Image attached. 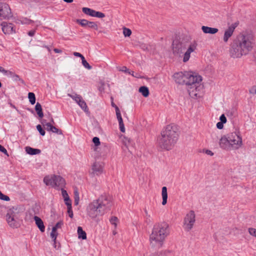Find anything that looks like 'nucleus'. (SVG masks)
Listing matches in <instances>:
<instances>
[{"mask_svg": "<svg viewBox=\"0 0 256 256\" xmlns=\"http://www.w3.org/2000/svg\"><path fill=\"white\" fill-rule=\"evenodd\" d=\"M253 36L250 34L240 36L232 44L230 54L234 58H238L246 54L254 45Z\"/></svg>", "mask_w": 256, "mask_h": 256, "instance_id": "f257e3e1", "label": "nucleus"}, {"mask_svg": "<svg viewBox=\"0 0 256 256\" xmlns=\"http://www.w3.org/2000/svg\"><path fill=\"white\" fill-rule=\"evenodd\" d=\"M198 43L196 40L190 41L188 38L175 39L172 42V50L174 56H181L184 50L186 52L182 55V62H186L190 57V54L196 49Z\"/></svg>", "mask_w": 256, "mask_h": 256, "instance_id": "f03ea898", "label": "nucleus"}, {"mask_svg": "<svg viewBox=\"0 0 256 256\" xmlns=\"http://www.w3.org/2000/svg\"><path fill=\"white\" fill-rule=\"evenodd\" d=\"M170 234L168 224L166 222L156 224L150 235L149 240L150 244L152 247L162 248L166 238Z\"/></svg>", "mask_w": 256, "mask_h": 256, "instance_id": "7ed1b4c3", "label": "nucleus"}, {"mask_svg": "<svg viewBox=\"0 0 256 256\" xmlns=\"http://www.w3.org/2000/svg\"><path fill=\"white\" fill-rule=\"evenodd\" d=\"M178 132L176 126L173 124L166 126L161 132L158 140L160 146L166 150H171L176 143Z\"/></svg>", "mask_w": 256, "mask_h": 256, "instance_id": "20e7f679", "label": "nucleus"}, {"mask_svg": "<svg viewBox=\"0 0 256 256\" xmlns=\"http://www.w3.org/2000/svg\"><path fill=\"white\" fill-rule=\"evenodd\" d=\"M218 144L222 149L226 151L238 150L243 145L242 136L238 132H230L222 136Z\"/></svg>", "mask_w": 256, "mask_h": 256, "instance_id": "39448f33", "label": "nucleus"}, {"mask_svg": "<svg viewBox=\"0 0 256 256\" xmlns=\"http://www.w3.org/2000/svg\"><path fill=\"white\" fill-rule=\"evenodd\" d=\"M21 210L18 206H14L7 210L6 221L8 226L13 228H18L20 226V216Z\"/></svg>", "mask_w": 256, "mask_h": 256, "instance_id": "423d86ee", "label": "nucleus"}, {"mask_svg": "<svg viewBox=\"0 0 256 256\" xmlns=\"http://www.w3.org/2000/svg\"><path fill=\"white\" fill-rule=\"evenodd\" d=\"M86 212L88 215L92 218H94L104 214L96 200L88 204L86 208Z\"/></svg>", "mask_w": 256, "mask_h": 256, "instance_id": "0eeeda50", "label": "nucleus"}, {"mask_svg": "<svg viewBox=\"0 0 256 256\" xmlns=\"http://www.w3.org/2000/svg\"><path fill=\"white\" fill-rule=\"evenodd\" d=\"M186 74L185 84L186 87L201 82L202 80V76L195 72L186 71Z\"/></svg>", "mask_w": 256, "mask_h": 256, "instance_id": "6e6552de", "label": "nucleus"}, {"mask_svg": "<svg viewBox=\"0 0 256 256\" xmlns=\"http://www.w3.org/2000/svg\"><path fill=\"white\" fill-rule=\"evenodd\" d=\"M96 200L98 202L100 208L104 214L106 211L109 210L113 205L112 198L106 195H102Z\"/></svg>", "mask_w": 256, "mask_h": 256, "instance_id": "1a4fd4ad", "label": "nucleus"}, {"mask_svg": "<svg viewBox=\"0 0 256 256\" xmlns=\"http://www.w3.org/2000/svg\"><path fill=\"white\" fill-rule=\"evenodd\" d=\"M196 222V214L192 210L189 212L184 220V228L186 231H190Z\"/></svg>", "mask_w": 256, "mask_h": 256, "instance_id": "9d476101", "label": "nucleus"}, {"mask_svg": "<svg viewBox=\"0 0 256 256\" xmlns=\"http://www.w3.org/2000/svg\"><path fill=\"white\" fill-rule=\"evenodd\" d=\"M202 86L201 85L200 82L196 84L186 87L187 90L190 96L193 98H197L201 96L202 92Z\"/></svg>", "mask_w": 256, "mask_h": 256, "instance_id": "9b49d317", "label": "nucleus"}, {"mask_svg": "<svg viewBox=\"0 0 256 256\" xmlns=\"http://www.w3.org/2000/svg\"><path fill=\"white\" fill-rule=\"evenodd\" d=\"M68 96L72 98V100H74L78 104V105L82 110H84L85 112H88V108L86 104L80 95L76 94H68Z\"/></svg>", "mask_w": 256, "mask_h": 256, "instance_id": "f8f14e48", "label": "nucleus"}, {"mask_svg": "<svg viewBox=\"0 0 256 256\" xmlns=\"http://www.w3.org/2000/svg\"><path fill=\"white\" fill-rule=\"evenodd\" d=\"M12 16L9 6L6 3H0V20L8 18Z\"/></svg>", "mask_w": 256, "mask_h": 256, "instance_id": "ddd939ff", "label": "nucleus"}, {"mask_svg": "<svg viewBox=\"0 0 256 256\" xmlns=\"http://www.w3.org/2000/svg\"><path fill=\"white\" fill-rule=\"evenodd\" d=\"M238 26V23L236 22L229 26L228 28L224 31L223 40L225 42H226L229 38L232 36L235 28Z\"/></svg>", "mask_w": 256, "mask_h": 256, "instance_id": "4468645a", "label": "nucleus"}, {"mask_svg": "<svg viewBox=\"0 0 256 256\" xmlns=\"http://www.w3.org/2000/svg\"><path fill=\"white\" fill-rule=\"evenodd\" d=\"M104 165L102 162H94L91 168L90 174L94 176L99 175L102 172Z\"/></svg>", "mask_w": 256, "mask_h": 256, "instance_id": "2eb2a0df", "label": "nucleus"}, {"mask_svg": "<svg viewBox=\"0 0 256 256\" xmlns=\"http://www.w3.org/2000/svg\"><path fill=\"white\" fill-rule=\"evenodd\" d=\"M186 75V71L174 73L172 78L176 83L183 84H185Z\"/></svg>", "mask_w": 256, "mask_h": 256, "instance_id": "dca6fc26", "label": "nucleus"}, {"mask_svg": "<svg viewBox=\"0 0 256 256\" xmlns=\"http://www.w3.org/2000/svg\"><path fill=\"white\" fill-rule=\"evenodd\" d=\"M2 32L5 34H10L14 32V26L12 24H8L6 22H2L1 24Z\"/></svg>", "mask_w": 256, "mask_h": 256, "instance_id": "f3484780", "label": "nucleus"}, {"mask_svg": "<svg viewBox=\"0 0 256 256\" xmlns=\"http://www.w3.org/2000/svg\"><path fill=\"white\" fill-rule=\"evenodd\" d=\"M55 175H48L46 176L44 178V182L48 186L54 188Z\"/></svg>", "mask_w": 256, "mask_h": 256, "instance_id": "a211bd4d", "label": "nucleus"}, {"mask_svg": "<svg viewBox=\"0 0 256 256\" xmlns=\"http://www.w3.org/2000/svg\"><path fill=\"white\" fill-rule=\"evenodd\" d=\"M54 188L62 187L65 185L64 180L60 176L55 175Z\"/></svg>", "mask_w": 256, "mask_h": 256, "instance_id": "6ab92c4d", "label": "nucleus"}, {"mask_svg": "<svg viewBox=\"0 0 256 256\" xmlns=\"http://www.w3.org/2000/svg\"><path fill=\"white\" fill-rule=\"evenodd\" d=\"M46 130L59 135L62 134V130L52 125L51 124H46Z\"/></svg>", "mask_w": 256, "mask_h": 256, "instance_id": "aec40b11", "label": "nucleus"}, {"mask_svg": "<svg viewBox=\"0 0 256 256\" xmlns=\"http://www.w3.org/2000/svg\"><path fill=\"white\" fill-rule=\"evenodd\" d=\"M202 30L204 34H215L218 32V29L207 26H202Z\"/></svg>", "mask_w": 256, "mask_h": 256, "instance_id": "412c9836", "label": "nucleus"}, {"mask_svg": "<svg viewBox=\"0 0 256 256\" xmlns=\"http://www.w3.org/2000/svg\"><path fill=\"white\" fill-rule=\"evenodd\" d=\"M34 220L36 222V224L38 228L42 232H44L45 230V226L44 224V222L42 221V220L37 216H34Z\"/></svg>", "mask_w": 256, "mask_h": 256, "instance_id": "4be33fe9", "label": "nucleus"}, {"mask_svg": "<svg viewBox=\"0 0 256 256\" xmlns=\"http://www.w3.org/2000/svg\"><path fill=\"white\" fill-rule=\"evenodd\" d=\"M162 204L164 206L167 203L168 199V192L167 188L166 186H164L162 188Z\"/></svg>", "mask_w": 256, "mask_h": 256, "instance_id": "5701e85b", "label": "nucleus"}, {"mask_svg": "<svg viewBox=\"0 0 256 256\" xmlns=\"http://www.w3.org/2000/svg\"><path fill=\"white\" fill-rule=\"evenodd\" d=\"M25 149L26 153L30 155L37 154L40 152V150L39 149L34 148L30 146L26 147Z\"/></svg>", "mask_w": 256, "mask_h": 256, "instance_id": "b1692460", "label": "nucleus"}, {"mask_svg": "<svg viewBox=\"0 0 256 256\" xmlns=\"http://www.w3.org/2000/svg\"><path fill=\"white\" fill-rule=\"evenodd\" d=\"M78 234L79 239L86 240V232L83 230L81 226L78 228Z\"/></svg>", "mask_w": 256, "mask_h": 256, "instance_id": "393cba45", "label": "nucleus"}, {"mask_svg": "<svg viewBox=\"0 0 256 256\" xmlns=\"http://www.w3.org/2000/svg\"><path fill=\"white\" fill-rule=\"evenodd\" d=\"M35 110L38 114V116L42 118L44 116V114L42 111V106L39 102H37L35 106Z\"/></svg>", "mask_w": 256, "mask_h": 256, "instance_id": "a878e982", "label": "nucleus"}, {"mask_svg": "<svg viewBox=\"0 0 256 256\" xmlns=\"http://www.w3.org/2000/svg\"><path fill=\"white\" fill-rule=\"evenodd\" d=\"M139 92H140L144 97H148L149 95L148 88L145 86H142L140 88Z\"/></svg>", "mask_w": 256, "mask_h": 256, "instance_id": "bb28decb", "label": "nucleus"}, {"mask_svg": "<svg viewBox=\"0 0 256 256\" xmlns=\"http://www.w3.org/2000/svg\"><path fill=\"white\" fill-rule=\"evenodd\" d=\"M82 11L86 14L93 17L95 10L90 8H82Z\"/></svg>", "mask_w": 256, "mask_h": 256, "instance_id": "cd10ccee", "label": "nucleus"}, {"mask_svg": "<svg viewBox=\"0 0 256 256\" xmlns=\"http://www.w3.org/2000/svg\"><path fill=\"white\" fill-rule=\"evenodd\" d=\"M28 98L29 101L32 104H34L36 102V97L35 95L33 92H29L28 94Z\"/></svg>", "mask_w": 256, "mask_h": 256, "instance_id": "c85d7f7f", "label": "nucleus"}, {"mask_svg": "<svg viewBox=\"0 0 256 256\" xmlns=\"http://www.w3.org/2000/svg\"><path fill=\"white\" fill-rule=\"evenodd\" d=\"M110 224L114 226V228L116 229L117 227V224L118 221V218L116 216H112L110 218Z\"/></svg>", "mask_w": 256, "mask_h": 256, "instance_id": "c756f323", "label": "nucleus"}, {"mask_svg": "<svg viewBox=\"0 0 256 256\" xmlns=\"http://www.w3.org/2000/svg\"><path fill=\"white\" fill-rule=\"evenodd\" d=\"M76 22L80 24L82 26L86 27L88 26L89 21L85 19L77 20Z\"/></svg>", "mask_w": 256, "mask_h": 256, "instance_id": "7c9ffc66", "label": "nucleus"}, {"mask_svg": "<svg viewBox=\"0 0 256 256\" xmlns=\"http://www.w3.org/2000/svg\"><path fill=\"white\" fill-rule=\"evenodd\" d=\"M58 236V232L56 230V228H52V231L50 233V236L53 239L54 242L55 243Z\"/></svg>", "mask_w": 256, "mask_h": 256, "instance_id": "2f4dec72", "label": "nucleus"}, {"mask_svg": "<svg viewBox=\"0 0 256 256\" xmlns=\"http://www.w3.org/2000/svg\"><path fill=\"white\" fill-rule=\"evenodd\" d=\"M0 72H2L4 74L10 77L13 74L12 72L6 70L2 67H0Z\"/></svg>", "mask_w": 256, "mask_h": 256, "instance_id": "473e14b6", "label": "nucleus"}, {"mask_svg": "<svg viewBox=\"0 0 256 256\" xmlns=\"http://www.w3.org/2000/svg\"><path fill=\"white\" fill-rule=\"evenodd\" d=\"M147 253L146 252H139L138 256H146ZM148 256H163L162 254H151Z\"/></svg>", "mask_w": 256, "mask_h": 256, "instance_id": "72a5a7b5", "label": "nucleus"}, {"mask_svg": "<svg viewBox=\"0 0 256 256\" xmlns=\"http://www.w3.org/2000/svg\"><path fill=\"white\" fill-rule=\"evenodd\" d=\"M123 34L125 37L130 36L132 34V31L130 29L124 27L123 28Z\"/></svg>", "mask_w": 256, "mask_h": 256, "instance_id": "f704fd0d", "label": "nucleus"}, {"mask_svg": "<svg viewBox=\"0 0 256 256\" xmlns=\"http://www.w3.org/2000/svg\"><path fill=\"white\" fill-rule=\"evenodd\" d=\"M88 26L95 30H98V25L96 23L94 22H89Z\"/></svg>", "mask_w": 256, "mask_h": 256, "instance_id": "c9c22d12", "label": "nucleus"}, {"mask_svg": "<svg viewBox=\"0 0 256 256\" xmlns=\"http://www.w3.org/2000/svg\"><path fill=\"white\" fill-rule=\"evenodd\" d=\"M105 16V14L100 12L94 11L93 17H96L98 18H103Z\"/></svg>", "mask_w": 256, "mask_h": 256, "instance_id": "e433bc0d", "label": "nucleus"}, {"mask_svg": "<svg viewBox=\"0 0 256 256\" xmlns=\"http://www.w3.org/2000/svg\"><path fill=\"white\" fill-rule=\"evenodd\" d=\"M82 62L83 66L86 68L88 70H90L92 68V66L86 62L84 58L82 60Z\"/></svg>", "mask_w": 256, "mask_h": 256, "instance_id": "4c0bfd02", "label": "nucleus"}, {"mask_svg": "<svg viewBox=\"0 0 256 256\" xmlns=\"http://www.w3.org/2000/svg\"><path fill=\"white\" fill-rule=\"evenodd\" d=\"M249 234L255 238H256V229L253 228H250L248 229Z\"/></svg>", "mask_w": 256, "mask_h": 256, "instance_id": "58836bf2", "label": "nucleus"}, {"mask_svg": "<svg viewBox=\"0 0 256 256\" xmlns=\"http://www.w3.org/2000/svg\"><path fill=\"white\" fill-rule=\"evenodd\" d=\"M116 116L117 119H118V124L124 122L122 118V116H121V114H120V110H117V112H116Z\"/></svg>", "mask_w": 256, "mask_h": 256, "instance_id": "ea45409f", "label": "nucleus"}, {"mask_svg": "<svg viewBox=\"0 0 256 256\" xmlns=\"http://www.w3.org/2000/svg\"><path fill=\"white\" fill-rule=\"evenodd\" d=\"M36 129H37V130L38 131V132H40V134L42 136H44V134H45V131L42 128L41 126V125L38 124V126H36Z\"/></svg>", "mask_w": 256, "mask_h": 256, "instance_id": "a19ab883", "label": "nucleus"}, {"mask_svg": "<svg viewBox=\"0 0 256 256\" xmlns=\"http://www.w3.org/2000/svg\"><path fill=\"white\" fill-rule=\"evenodd\" d=\"M119 71L122 72L130 74V71L126 66H123L122 68H118Z\"/></svg>", "mask_w": 256, "mask_h": 256, "instance_id": "79ce46f5", "label": "nucleus"}, {"mask_svg": "<svg viewBox=\"0 0 256 256\" xmlns=\"http://www.w3.org/2000/svg\"><path fill=\"white\" fill-rule=\"evenodd\" d=\"M92 142H94L96 146H100V139L98 137H94L92 138Z\"/></svg>", "mask_w": 256, "mask_h": 256, "instance_id": "37998d69", "label": "nucleus"}, {"mask_svg": "<svg viewBox=\"0 0 256 256\" xmlns=\"http://www.w3.org/2000/svg\"><path fill=\"white\" fill-rule=\"evenodd\" d=\"M79 194L77 191L74 192V204L78 205L79 202Z\"/></svg>", "mask_w": 256, "mask_h": 256, "instance_id": "c03bdc74", "label": "nucleus"}, {"mask_svg": "<svg viewBox=\"0 0 256 256\" xmlns=\"http://www.w3.org/2000/svg\"><path fill=\"white\" fill-rule=\"evenodd\" d=\"M249 92L252 95L256 94V84L252 86L249 90Z\"/></svg>", "mask_w": 256, "mask_h": 256, "instance_id": "a18cd8bd", "label": "nucleus"}, {"mask_svg": "<svg viewBox=\"0 0 256 256\" xmlns=\"http://www.w3.org/2000/svg\"><path fill=\"white\" fill-rule=\"evenodd\" d=\"M0 199L2 200H6V201H8L10 200V198L6 196L4 194L2 193V192L0 191Z\"/></svg>", "mask_w": 256, "mask_h": 256, "instance_id": "49530a36", "label": "nucleus"}, {"mask_svg": "<svg viewBox=\"0 0 256 256\" xmlns=\"http://www.w3.org/2000/svg\"><path fill=\"white\" fill-rule=\"evenodd\" d=\"M65 204L67 206L68 208L72 207V202L70 199V198L64 200Z\"/></svg>", "mask_w": 256, "mask_h": 256, "instance_id": "de8ad7c7", "label": "nucleus"}, {"mask_svg": "<svg viewBox=\"0 0 256 256\" xmlns=\"http://www.w3.org/2000/svg\"><path fill=\"white\" fill-rule=\"evenodd\" d=\"M62 196H63L64 200L69 198V196H68L66 191L64 189H62Z\"/></svg>", "mask_w": 256, "mask_h": 256, "instance_id": "09e8293b", "label": "nucleus"}, {"mask_svg": "<svg viewBox=\"0 0 256 256\" xmlns=\"http://www.w3.org/2000/svg\"><path fill=\"white\" fill-rule=\"evenodd\" d=\"M10 77L12 78L13 80L16 81H18L20 80V76L14 72H13L12 76Z\"/></svg>", "mask_w": 256, "mask_h": 256, "instance_id": "8fccbe9b", "label": "nucleus"}, {"mask_svg": "<svg viewBox=\"0 0 256 256\" xmlns=\"http://www.w3.org/2000/svg\"><path fill=\"white\" fill-rule=\"evenodd\" d=\"M0 151L4 153V154H6L7 156H8V152L6 150L2 145L0 144Z\"/></svg>", "mask_w": 256, "mask_h": 256, "instance_id": "3c124183", "label": "nucleus"}, {"mask_svg": "<svg viewBox=\"0 0 256 256\" xmlns=\"http://www.w3.org/2000/svg\"><path fill=\"white\" fill-rule=\"evenodd\" d=\"M220 122H222L224 124H225L226 122V117L225 116L224 114H222V115L220 116Z\"/></svg>", "mask_w": 256, "mask_h": 256, "instance_id": "603ef678", "label": "nucleus"}, {"mask_svg": "<svg viewBox=\"0 0 256 256\" xmlns=\"http://www.w3.org/2000/svg\"><path fill=\"white\" fill-rule=\"evenodd\" d=\"M68 213L69 215V216L71 218L73 217V212L72 210V207L68 208Z\"/></svg>", "mask_w": 256, "mask_h": 256, "instance_id": "864d4df0", "label": "nucleus"}, {"mask_svg": "<svg viewBox=\"0 0 256 256\" xmlns=\"http://www.w3.org/2000/svg\"><path fill=\"white\" fill-rule=\"evenodd\" d=\"M119 126H120V130L122 132H125V128H124V122L119 124Z\"/></svg>", "mask_w": 256, "mask_h": 256, "instance_id": "5fc2aeb1", "label": "nucleus"}, {"mask_svg": "<svg viewBox=\"0 0 256 256\" xmlns=\"http://www.w3.org/2000/svg\"><path fill=\"white\" fill-rule=\"evenodd\" d=\"M62 225V222H59L53 228H56V230H57L58 228H61Z\"/></svg>", "mask_w": 256, "mask_h": 256, "instance_id": "6e6d98bb", "label": "nucleus"}, {"mask_svg": "<svg viewBox=\"0 0 256 256\" xmlns=\"http://www.w3.org/2000/svg\"><path fill=\"white\" fill-rule=\"evenodd\" d=\"M216 127L220 129V130H221L224 127V123L220 122H218L217 124H216Z\"/></svg>", "mask_w": 256, "mask_h": 256, "instance_id": "4d7b16f0", "label": "nucleus"}, {"mask_svg": "<svg viewBox=\"0 0 256 256\" xmlns=\"http://www.w3.org/2000/svg\"><path fill=\"white\" fill-rule=\"evenodd\" d=\"M73 54L76 56L80 58L82 60V58H84V56L79 52H74Z\"/></svg>", "mask_w": 256, "mask_h": 256, "instance_id": "13d9d810", "label": "nucleus"}, {"mask_svg": "<svg viewBox=\"0 0 256 256\" xmlns=\"http://www.w3.org/2000/svg\"><path fill=\"white\" fill-rule=\"evenodd\" d=\"M205 152L208 155H210V156H212L214 155L213 152H212V151H211L210 150H206Z\"/></svg>", "mask_w": 256, "mask_h": 256, "instance_id": "bf43d9fd", "label": "nucleus"}, {"mask_svg": "<svg viewBox=\"0 0 256 256\" xmlns=\"http://www.w3.org/2000/svg\"><path fill=\"white\" fill-rule=\"evenodd\" d=\"M111 105L112 107L114 108H115V110H116V112H117V110H120L119 108H118V106H117L113 102H112V104H111Z\"/></svg>", "mask_w": 256, "mask_h": 256, "instance_id": "052dcab7", "label": "nucleus"}, {"mask_svg": "<svg viewBox=\"0 0 256 256\" xmlns=\"http://www.w3.org/2000/svg\"><path fill=\"white\" fill-rule=\"evenodd\" d=\"M46 124H50V122H47L46 120H43L42 122V124L43 125L44 128L46 129Z\"/></svg>", "mask_w": 256, "mask_h": 256, "instance_id": "680f3d73", "label": "nucleus"}, {"mask_svg": "<svg viewBox=\"0 0 256 256\" xmlns=\"http://www.w3.org/2000/svg\"><path fill=\"white\" fill-rule=\"evenodd\" d=\"M34 34H35V30H32L30 31L28 33V34L30 36H34Z\"/></svg>", "mask_w": 256, "mask_h": 256, "instance_id": "e2e57ef3", "label": "nucleus"}, {"mask_svg": "<svg viewBox=\"0 0 256 256\" xmlns=\"http://www.w3.org/2000/svg\"><path fill=\"white\" fill-rule=\"evenodd\" d=\"M54 50L56 53H61L62 52V50L58 48H54Z\"/></svg>", "mask_w": 256, "mask_h": 256, "instance_id": "0e129e2a", "label": "nucleus"}, {"mask_svg": "<svg viewBox=\"0 0 256 256\" xmlns=\"http://www.w3.org/2000/svg\"><path fill=\"white\" fill-rule=\"evenodd\" d=\"M132 76L136 78H139V74H134V72H132Z\"/></svg>", "mask_w": 256, "mask_h": 256, "instance_id": "69168bd1", "label": "nucleus"}, {"mask_svg": "<svg viewBox=\"0 0 256 256\" xmlns=\"http://www.w3.org/2000/svg\"><path fill=\"white\" fill-rule=\"evenodd\" d=\"M144 212L147 216H150L148 214V212L146 210H144Z\"/></svg>", "mask_w": 256, "mask_h": 256, "instance_id": "338daca9", "label": "nucleus"}, {"mask_svg": "<svg viewBox=\"0 0 256 256\" xmlns=\"http://www.w3.org/2000/svg\"><path fill=\"white\" fill-rule=\"evenodd\" d=\"M112 232L114 235L116 234V230H114Z\"/></svg>", "mask_w": 256, "mask_h": 256, "instance_id": "774afa93", "label": "nucleus"}]
</instances>
